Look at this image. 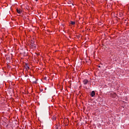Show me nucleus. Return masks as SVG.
<instances>
[{
    "instance_id": "obj_2",
    "label": "nucleus",
    "mask_w": 129,
    "mask_h": 129,
    "mask_svg": "<svg viewBox=\"0 0 129 129\" xmlns=\"http://www.w3.org/2000/svg\"><path fill=\"white\" fill-rule=\"evenodd\" d=\"M95 95V92L94 91H92L91 93V96L92 97H93Z\"/></svg>"
},
{
    "instance_id": "obj_6",
    "label": "nucleus",
    "mask_w": 129,
    "mask_h": 129,
    "mask_svg": "<svg viewBox=\"0 0 129 129\" xmlns=\"http://www.w3.org/2000/svg\"><path fill=\"white\" fill-rule=\"evenodd\" d=\"M34 43H35V41H32V42H31V45H32V44H34Z\"/></svg>"
},
{
    "instance_id": "obj_7",
    "label": "nucleus",
    "mask_w": 129,
    "mask_h": 129,
    "mask_svg": "<svg viewBox=\"0 0 129 129\" xmlns=\"http://www.w3.org/2000/svg\"><path fill=\"white\" fill-rule=\"evenodd\" d=\"M44 80H47V77H44Z\"/></svg>"
},
{
    "instance_id": "obj_4",
    "label": "nucleus",
    "mask_w": 129,
    "mask_h": 129,
    "mask_svg": "<svg viewBox=\"0 0 129 129\" xmlns=\"http://www.w3.org/2000/svg\"><path fill=\"white\" fill-rule=\"evenodd\" d=\"M76 23L74 21H71V25H75Z\"/></svg>"
},
{
    "instance_id": "obj_9",
    "label": "nucleus",
    "mask_w": 129,
    "mask_h": 129,
    "mask_svg": "<svg viewBox=\"0 0 129 129\" xmlns=\"http://www.w3.org/2000/svg\"><path fill=\"white\" fill-rule=\"evenodd\" d=\"M35 82V83H37V82Z\"/></svg>"
},
{
    "instance_id": "obj_3",
    "label": "nucleus",
    "mask_w": 129,
    "mask_h": 129,
    "mask_svg": "<svg viewBox=\"0 0 129 129\" xmlns=\"http://www.w3.org/2000/svg\"><path fill=\"white\" fill-rule=\"evenodd\" d=\"M17 12L18 14H22V11L19 9H17Z\"/></svg>"
},
{
    "instance_id": "obj_1",
    "label": "nucleus",
    "mask_w": 129,
    "mask_h": 129,
    "mask_svg": "<svg viewBox=\"0 0 129 129\" xmlns=\"http://www.w3.org/2000/svg\"><path fill=\"white\" fill-rule=\"evenodd\" d=\"M83 84H84V85H86L87 84V83H88L89 81L87 79H85L83 80Z\"/></svg>"
},
{
    "instance_id": "obj_8",
    "label": "nucleus",
    "mask_w": 129,
    "mask_h": 129,
    "mask_svg": "<svg viewBox=\"0 0 129 129\" xmlns=\"http://www.w3.org/2000/svg\"><path fill=\"white\" fill-rule=\"evenodd\" d=\"M98 67H99V68H100V66H98Z\"/></svg>"
},
{
    "instance_id": "obj_5",
    "label": "nucleus",
    "mask_w": 129,
    "mask_h": 129,
    "mask_svg": "<svg viewBox=\"0 0 129 129\" xmlns=\"http://www.w3.org/2000/svg\"><path fill=\"white\" fill-rule=\"evenodd\" d=\"M32 47H33V48H36V44H31Z\"/></svg>"
}]
</instances>
